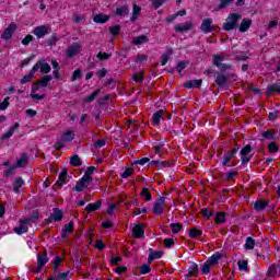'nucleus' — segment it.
<instances>
[{
	"label": "nucleus",
	"mask_w": 280,
	"mask_h": 280,
	"mask_svg": "<svg viewBox=\"0 0 280 280\" xmlns=\"http://www.w3.org/2000/svg\"><path fill=\"white\" fill-rule=\"evenodd\" d=\"M240 19H242V15L240 13H231L226 18V22L223 23V30L225 32H231L232 30L237 28V21H240Z\"/></svg>",
	"instance_id": "obj_1"
},
{
	"label": "nucleus",
	"mask_w": 280,
	"mask_h": 280,
	"mask_svg": "<svg viewBox=\"0 0 280 280\" xmlns=\"http://www.w3.org/2000/svg\"><path fill=\"white\" fill-rule=\"evenodd\" d=\"M233 75L234 74L231 73L218 72L214 82L220 89H229V80H231Z\"/></svg>",
	"instance_id": "obj_2"
},
{
	"label": "nucleus",
	"mask_w": 280,
	"mask_h": 280,
	"mask_svg": "<svg viewBox=\"0 0 280 280\" xmlns=\"http://www.w3.org/2000/svg\"><path fill=\"white\" fill-rule=\"evenodd\" d=\"M163 205H165V197L159 196L152 208V211L155 215H163Z\"/></svg>",
	"instance_id": "obj_3"
},
{
	"label": "nucleus",
	"mask_w": 280,
	"mask_h": 280,
	"mask_svg": "<svg viewBox=\"0 0 280 280\" xmlns=\"http://www.w3.org/2000/svg\"><path fill=\"white\" fill-rule=\"evenodd\" d=\"M250 152H253V147H250V144L245 145L241 150V163H242V165H246V163H250V156H248V154H250Z\"/></svg>",
	"instance_id": "obj_4"
},
{
	"label": "nucleus",
	"mask_w": 280,
	"mask_h": 280,
	"mask_svg": "<svg viewBox=\"0 0 280 280\" xmlns=\"http://www.w3.org/2000/svg\"><path fill=\"white\" fill-rule=\"evenodd\" d=\"M213 19L207 18L202 21L200 30L203 32V34H211L215 30V27L212 26Z\"/></svg>",
	"instance_id": "obj_5"
},
{
	"label": "nucleus",
	"mask_w": 280,
	"mask_h": 280,
	"mask_svg": "<svg viewBox=\"0 0 280 280\" xmlns=\"http://www.w3.org/2000/svg\"><path fill=\"white\" fill-rule=\"evenodd\" d=\"M132 237H136L137 240H142V237H145V230L143 229V224L138 223L136 224L132 230Z\"/></svg>",
	"instance_id": "obj_6"
},
{
	"label": "nucleus",
	"mask_w": 280,
	"mask_h": 280,
	"mask_svg": "<svg viewBox=\"0 0 280 280\" xmlns=\"http://www.w3.org/2000/svg\"><path fill=\"white\" fill-rule=\"evenodd\" d=\"M62 210L54 208L52 213H50L46 222L47 224H50V222H62Z\"/></svg>",
	"instance_id": "obj_7"
},
{
	"label": "nucleus",
	"mask_w": 280,
	"mask_h": 280,
	"mask_svg": "<svg viewBox=\"0 0 280 280\" xmlns=\"http://www.w3.org/2000/svg\"><path fill=\"white\" fill-rule=\"evenodd\" d=\"M14 32H16V23H11L1 34L2 40H10Z\"/></svg>",
	"instance_id": "obj_8"
},
{
	"label": "nucleus",
	"mask_w": 280,
	"mask_h": 280,
	"mask_svg": "<svg viewBox=\"0 0 280 280\" xmlns=\"http://www.w3.org/2000/svg\"><path fill=\"white\" fill-rule=\"evenodd\" d=\"M82 51V45L79 43H73L67 50L66 56L68 58H73V56H78Z\"/></svg>",
	"instance_id": "obj_9"
},
{
	"label": "nucleus",
	"mask_w": 280,
	"mask_h": 280,
	"mask_svg": "<svg viewBox=\"0 0 280 280\" xmlns=\"http://www.w3.org/2000/svg\"><path fill=\"white\" fill-rule=\"evenodd\" d=\"M174 30L177 32V34H183V32H190V30H194V22L188 21L184 24H176Z\"/></svg>",
	"instance_id": "obj_10"
},
{
	"label": "nucleus",
	"mask_w": 280,
	"mask_h": 280,
	"mask_svg": "<svg viewBox=\"0 0 280 280\" xmlns=\"http://www.w3.org/2000/svg\"><path fill=\"white\" fill-rule=\"evenodd\" d=\"M49 261V258L47 257V250L44 252V255H37V269L36 272H42L43 267Z\"/></svg>",
	"instance_id": "obj_11"
},
{
	"label": "nucleus",
	"mask_w": 280,
	"mask_h": 280,
	"mask_svg": "<svg viewBox=\"0 0 280 280\" xmlns=\"http://www.w3.org/2000/svg\"><path fill=\"white\" fill-rule=\"evenodd\" d=\"M89 185H91L90 179H86L85 177H83L82 179L77 182V185H75V187L72 188V190L73 191H84L85 187H89Z\"/></svg>",
	"instance_id": "obj_12"
},
{
	"label": "nucleus",
	"mask_w": 280,
	"mask_h": 280,
	"mask_svg": "<svg viewBox=\"0 0 280 280\" xmlns=\"http://www.w3.org/2000/svg\"><path fill=\"white\" fill-rule=\"evenodd\" d=\"M34 67H37V71H38V69H40L42 73H49L51 71V66H49V63L45 62V59L38 60V62L36 65H34Z\"/></svg>",
	"instance_id": "obj_13"
},
{
	"label": "nucleus",
	"mask_w": 280,
	"mask_h": 280,
	"mask_svg": "<svg viewBox=\"0 0 280 280\" xmlns=\"http://www.w3.org/2000/svg\"><path fill=\"white\" fill-rule=\"evenodd\" d=\"M69 176V171H67V168H63L61 171V173L59 174V178L57 180V183L55 184L56 187H62V185H67V178Z\"/></svg>",
	"instance_id": "obj_14"
},
{
	"label": "nucleus",
	"mask_w": 280,
	"mask_h": 280,
	"mask_svg": "<svg viewBox=\"0 0 280 280\" xmlns=\"http://www.w3.org/2000/svg\"><path fill=\"white\" fill-rule=\"evenodd\" d=\"M224 257V253L222 252H215L210 258H208V262L212 266H218L220 264V259Z\"/></svg>",
	"instance_id": "obj_15"
},
{
	"label": "nucleus",
	"mask_w": 280,
	"mask_h": 280,
	"mask_svg": "<svg viewBox=\"0 0 280 280\" xmlns=\"http://www.w3.org/2000/svg\"><path fill=\"white\" fill-rule=\"evenodd\" d=\"M260 141H264V139H267L269 141H276V139H279V136H276L275 130H267L264 132H260Z\"/></svg>",
	"instance_id": "obj_16"
},
{
	"label": "nucleus",
	"mask_w": 280,
	"mask_h": 280,
	"mask_svg": "<svg viewBox=\"0 0 280 280\" xmlns=\"http://www.w3.org/2000/svg\"><path fill=\"white\" fill-rule=\"evenodd\" d=\"M69 233H73V221H70L68 224L63 225L61 230V238L67 240Z\"/></svg>",
	"instance_id": "obj_17"
},
{
	"label": "nucleus",
	"mask_w": 280,
	"mask_h": 280,
	"mask_svg": "<svg viewBox=\"0 0 280 280\" xmlns=\"http://www.w3.org/2000/svg\"><path fill=\"white\" fill-rule=\"evenodd\" d=\"M202 86V80H189L184 83L185 89H200Z\"/></svg>",
	"instance_id": "obj_18"
},
{
	"label": "nucleus",
	"mask_w": 280,
	"mask_h": 280,
	"mask_svg": "<svg viewBox=\"0 0 280 280\" xmlns=\"http://www.w3.org/2000/svg\"><path fill=\"white\" fill-rule=\"evenodd\" d=\"M27 223L25 220L20 221V226L14 228L13 231L16 235H23V233H27Z\"/></svg>",
	"instance_id": "obj_19"
},
{
	"label": "nucleus",
	"mask_w": 280,
	"mask_h": 280,
	"mask_svg": "<svg viewBox=\"0 0 280 280\" xmlns=\"http://www.w3.org/2000/svg\"><path fill=\"white\" fill-rule=\"evenodd\" d=\"M270 205V200L262 201L261 199H258L254 203L255 211H264L266 207Z\"/></svg>",
	"instance_id": "obj_20"
},
{
	"label": "nucleus",
	"mask_w": 280,
	"mask_h": 280,
	"mask_svg": "<svg viewBox=\"0 0 280 280\" xmlns=\"http://www.w3.org/2000/svg\"><path fill=\"white\" fill-rule=\"evenodd\" d=\"M250 25H253V20L250 19H243L241 22V25L238 26L240 32H248L250 28Z\"/></svg>",
	"instance_id": "obj_21"
},
{
	"label": "nucleus",
	"mask_w": 280,
	"mask_h": 280,
	"mask_svg": "<svg viewBox=\"0 0 280 280\" xmlns=\"http://www.w3.org/2000/svg\"><path fill=\"white\" fill-rule=\"evenodd\" d=\"M25 185V180H23V177H18L13 182V191L14 194H21L22 186Z\"/></svg>",
	"instance_id": "obj_22"
},
{
	"label": "nucleus",
	"mask_w": 280,
	"mask_h": 280,
	"mask_svg": "<svg viewBox=\"0 0 280 280\" xmlns=\"http://www.w3.org/2000/svg\"><path fill=\"white\" fill-rule=\"evenodd\" d=\"M19 128H21V125L19 122H15L14 126H12L3 136H2V140L5 141L8 139H10V137H12V135H14V132L16 130H19Z\"/></svg>",
	"instance_id": "obj_23"
},
{
	"label": "nucleus",
	"mask_w": 280,
	"mask_h": 280,
	"mask_svg": "<svg viewBox=\"0 0 280 280\" xmlns=\"http://www.w3.org/2000/svg\"><path fill=\"white\" fill-rule=\"evenodd\" d=\"M101 208H102V201H96L94 203H89L85 207V211L88 213H93L94 211H100Z\"/></svg>",
	"instance_id": "obj_24"
},
{
	"label": "nucleus",
	"mask_w": 280,
	"mask_h": 280,
	"mask_svg": "<svg viewBox=\"0 0 280 280\" xmlns=\"http://www.w3.org/2000/svg\"><path fill=\"white\" fill-rule=\"evenodd\" d=\"M36 71H38V66H34L32 68V70L30 71V73L24 75L21 79V84H27V82H30V80H32V78H34V73H36Z\"/></svg>",
	"instance_id": "obj_25"
},
{
	"label": "nucleus",
	"mask_w": 280,
	"mask_h": 280,
	"mask_svg": "<svg viewBox=\"0 0 280 280\" xmlns=\"http://www.w3.org/2000/svg\"><path fill=\"white\" fill-rule=\"evenodd\" d=\"M33 34H35L37 38H43V36H46V34H49V32L47 31V26H37L33 31Z\"/></svg>",
	"instance_id": "obj_26"
},
{
	"label": "nucleus",
	"mask_w": 280,
	"mask_h": 280,
	"mask_svg": "<svg viewBox=\"0 0 280 280\" xmlns=\"http://www.w3.org/2000/svg\"><path fill=\"white\" fill-rule=\"evenodd\" d=\"M109 20H110V16L104 13H100L93 16L94 23H108Z\"/></svg>",
	"instance_id": "obj_27"
},
{
	"label": "nucleus",
	"mask_w": 280,
	"mask_h": 280,
	"mask_svg": "<svg viewBox=\"0 0 280 280\" xmlns=\"http://www.w3.org/2000/svg\"><path fill=\"white\" fill-rule=\"evenodd\" d=\"M27 161H30V158L27 156V153H22L20 155V159H18L15 166L25 167V165H27Z\"/></svg>",
	"instance_id": "obj_28"
},
{
	"label": "nucleus",
	"mask_w": 280,
	"mask_h": 280,
	"mask_svg": "<svg viewBox=\"0 0 280 280\" xmlns=\"http://www.w3.org/2000/svg\"><path fill=\"white\" fill-rule=\"evenodd\" d=\"M61 139L65 143H70V141H73V139H75V133H73V131L71 130H68L61 136Z\"/></svg>",
	"instance_id": "obj_29"
},
{
	"label": "nucleus",
	"mask_w": 280,
	"mask_h": 280,
	"mask_svg": "<svg viewBox=\"0 0 280 280\" xmlns=\"http://www.w3.org/2000/svg\"><path fill=\"white\" fill-rule=\"evenodd\" d=\"M172 54H174V50L172 48H170L162 55V57H161L162 58V60H161L162 67H165V65H167V62H170V56H172Z\"/></svg>",
	"instance_id": "obj_30"
},
{
	"label": "nucleus",
	"mask_w": 280,
	"mask_h": 280,
	"mask_svg": "<svg viewBox=\"0 0 280 280\" xmlns=\"http://www.w3.org/2000/svg\"><path fill=\"white\" fill-rule=\"evenodd\" d=\"M133 45H143L145 43H150V38L145 35H140L138 37H135L132 40Z\"/></svg>",
	"instance_id": "obj_31"
},
{
	"label": "nucleus",
	"mask_w": 280,
	"mask_h": 280,
	"mask_svg": "<svg viewBox=\"0 0 280 280\" xmlns=\"http://www.w3.org/2000/svg\"><path fill=\"white\" fill-rule=\"evenodd\" d=\"M70 165H72L73 167H80L82 165V159H80V155H72L70 158Z\"/></svg>",
	"instance_id": "obj_32"
},
{
	"label": "nucleus",
	"mask_w": 280,
	"mask_h": 280,
	"mask_svg": "<svg viewBox=\"0 0 280 280\" xmlns=\"http://www.w3.org/2000/svg\"><path fill=\"white\" fill-rule=\"evenodd\" d=\"M153 124L154 126H159L161 124V119H163V109H160L153 114Z\"/></svg>",
	"instance_id": "obj_33"
},
{
	"label": "nucleus",
	"mask_w": 280,
	"mask_h": 280,
	"mask_svg": "<svg viewBox=\"0 0 280 280\" xmlns=\"http://www.w3.org/2000/svg\"><path fill=\"white\" fill-rule=\"evenodd\" d=\"M130 9L128 7H118L116 9V16H128Z\"/></svg>",
	"instance_id": "obj_34"
},
{
	"label": "nucleus",
	"mask_w": 280,
	"mask_h": 280,
	"mask_svg": "<svg viewBox=\"0 0 280 280\" xmlns=\"http://www.w3.org/2000/svg\"><path fill=\"white\" fill-rule=\"evenodd\" d=\"M50 80H54V77L45 75V77L42 78V80L39 82L36 83V85L42 86L43 89H45V86H47L49 84Z\"/></svg>",
	"instance_id": "obj_35"
},
{
	"label": "nucleus",
	"mask_w": 280,
	"mask_h": 280,
	"mask_svg": "<svg viewBox=\"0 0 280 280\" xmlns=\"http://www.w3.org/2000/svg\"><path fill=\"white\" fill-rule=\"evenodd\" d=\"M214 222L215 224H224V222H226V214L224 212H218Z\"/></svg>",
	"instance_id": "obj_36"
},
{
	"label": "nucleus",
	"mask_w": 280,
	"mask_h": 280,
	"mask_svg": "<svg viewBox=\"0 0 280 280\" xmlns=\"http://www.w3.org/2000/svg\"><path fill=\"white\" fill-rule=\"evenodd\" d=\"M280 93V85L275 83L267 86V95H272V93Z\"/></svg>",
	"instance_id": "obj_37"
},
{
	"label": "nucleus",
	"mask_w": 280,
	"mask_h": 280,
	"mask_svg": "<svg viewBox=\"0 0 280 280\" xmlns=\"http://www.w3.org/2000/svg\"><path fill=\"white\" fill-rule=\"evenodd\" d=\"M245 250H253L255 248V238L248 236L244 246Z\"/></svg>",
	"instance_id": "obj_38"
},
{
	"label": "nucleus",
	"mask_w": 280,
	"mask_h": 280,
	"mask_svg": "<svg viewBox=\"0 0 280 280\" xmlns=\"http://www.w3.org/2000/svg\"><path fill=\"white\" fill-rule=\"evenodd\" d=\"M94 173H95V166H89L85 171V174L83 175V178H86L88 180H90L92 183L93 177H91V176Z\"/></svg>",
	"instance_id": "obj_39"
},
{
	"label": "nucleus",
	"mask_w": 280,
	"mask_h": 280,
	"mask_svg": "<svg viewBox=\"0 0 280 280\" xmlns=\"http://www.w3.org/2000/svg\"><path fill=\"white\" fill-rule=\"evenodd\" d=\"M164 255L163 250H158L149 255V264L154 261V259H161Z\"/></svg>",
	"instance_id": "obj_40"
},
{
	"label": "nucleus",
	"mask_w": 280,
	"mask_h": 280,
	"mask_svg": "<svg viewBox=\"0 0 280 280\" xmlns=\"http://www.w3.org/2000/svg\"><path fill=\"white\" fill-rule=\"evenodd\" d=\"M149 165H156V167H170V162L153 160L149 162Z\"/></svg>",
	"instance_id": "obj_41"
},
{
	"label": "nucleus",
	"mask_w": 280,
	"mask_h": 280,
	"mask_svg": "<svg viewBox=\"0 0 280 280\" xmlns=\"http://www.w3.org/2000/svg\"><path fill=\"white\" fill-rule=\"evenodd\" d=\"M141 12V7L133 4L132 7V15L130 18V21H137V18L139 16V13Z\"/></svg>",
	"instance_id": "obj_42"
},
{
	"label": "nucleus",
	"mask_w": 280,
	"mask_h": 280,
	"mask_svg": "<svg viewBox=\"0 0 280 280\" xmlns=\"http://www.w3.org/2000/svg\"><path fill=\"white\" fill-rule=\"evenodd\" d=\"M170 228L172 229V233H180L183 231V224L182 223H171Z\"/></svg>",
	"instance_id": "obj_43"
},
{
	"label": "nucleus",
	"mask_w": 280,
	"mask_h": 280,
	"mask_svg": "<svg viewBox=\"0 0 280 280\" xmlns=\"http://www.w3.org/2000/svg\"><path fill=\"white\" fill-rule=\"evenodd\" d=\"M140 196L147 200V202H150L152 200V195L150 194V189L142 188V191L140 192Z\"/></svg>",
	"instance_id": "obj_44"
},
{
	"label": "nucleus",
	"mask_w": 280,
	"mask_h": 280,
	"mask_svg": "<svg viewBox=\"0 0 280 280\" xmlns=\"http://www.w3.org/2000/svg\"><path fill=\"white\" fill-rule=\"evenodd\" d=\"M188 270L195 275L196 277H198V273L200 272V267H198V264L196 262H191Z\"/></svg>",
	"instance_id": "obj_45"
},
{
	"label": "nucleus",
	"mask_w": 280,
	"mask_h": 280,
	"mask_svg": "<svg viewBox=\"0 0 280 280\" xmlns=\"http://www.w3.org/2000/svg\"><path fill=\"white\" fill-rule=\"evenodd\" d=\"M211 264L206 260L203 265H201V272L202 275H209V272H211Z\"/></svg>",
	"instance_id": "obj_46"
},
{
	"label": "nucleus",
	"mask_w": 280,
	"mask_h": 280,
	"mask_svg": "<svg viewBox=\"0 0 280 280\" xmlns=\"http://www.w3.org/2000/svg\"><path fill=\"white\" fill-rule=\"evenodd\" d=\"M224 56L223 55H214L213 56V65L214 67H220V63L224 62Z\"/></svg>",
	"instance_id": "obj_47"
},
{
	"label": "nucleus",
	"mask_w": 280,
	"mask_h": 280,
	"mask_svg": "<svg viewBox=\"0 0 280 280\" xmlns=\"http://www.w3.org/2000/svg\"><path fill=\"white\" fill-rule=\"evenodd\" d=\"M101 92H102L101 90H95L90 96L84 98V102H86V103L94 102L95 98L97 97V95H100Z\"/></svg>",
	"instance_id": "obj_48"
},
{
	"label": "nucleus",
	"mask_w": 280,
	"mask_h": 280,
	"mask_svg": "<svg viewBox=\"0 0 280 280\" xmlns=\"http://www.w3.org/2000/svg\"><path fill=\"white\" fill-rule=\"evenodd\" d=\"M238 269L248 272V260H238Z\"/></svg>",
	"instance_id": "obj_49"
},
{
	"label": "nucleus",
	"mask_w": 280,
	"mask_h": 280,
	"mask_svg": "<svg viewBox=\"0 0 280 280\" xmlns=\"http://www.w3.org/2000/svg\"><path fill=\"white\" fill-rule=\"evenodd\" d=\"M188 66H189V61H179L177 63L176 69L178 71V73H180L182 71H185V69H187Z\"/></svg>",
	"instance_id": "obj_50"
},
{
	"label": "nucleus",
	"mask_w": 280,
	"mask_h": 280,
	"mask_svg": "<svg viewBox=\"0 0 280 280\" xmlns=\"http://www.w3.org/2000/svg\"><path fill=\"white\" fill-rule=\"evenodd\" d=\"M218 67V69H220V73H226V70H229V69H233V65H231V63H229V65H226V63H220V66H217Z\"/></svg>",
	"instance_id": "obj_51"
},
{
	"label": "nucleus",
	"mask_w": 280,
	"mask_h": 280,
	"mask_svg": "<svg viewBox=\"0 0 280 280\" xmlns=\"http://www.w3.org/2000/svg\"><path fill=\"white\" fill-rule=\"evenodd\" d=\"M60 261H62V258L60 256H56L52 264H54V272H58V269L60 268Z\"/></svg>",
	"instance_id": "obj_52"
},
{
	"label": "nucleus",
	"mask_w": 280,
	"mask_h": 280,
	"mask_svg": "<svg viewBox=\"0 0 280 280\" xmlns=\"http://www.w3.org/2000/svg\"><path fill=\"white\" fill-rule=\"evenodd\" d=\"M277 272H279L277 269V265L273 264L268 269V277H277Z\"/></svg>",
	"instance_id": "obj_53"
},
{
	"label": "nucleus",
	"mask_w": 280,
	"mask_h": 280,
	"mask_svg": "<svg viewBox=\"0 0 280 280\" xmlns=\"http://www.w3.org/2000/svg\"><path fill=\"white\" fill-rule=\"evenodd\" d=\"M119 32H121V26L119 25H114L109 27V34H112L113 36H117Z\"/></svg>",
	"instance_id": "obj_54"
},
{
	"label": "nucleus",
	"mask_w": 280,
	"mask_h": 280,
	"mask_svg": "<svg viewBox=\"0 0 280 280\" xmlns=\"http://www.w3.org/2000/svg\"><path fill=\"white\" fill-rule=\"evenodd\" d=\"M231 159H233L231 155V152H228L223 155V161H222L223 167H226V165H229V163L231 162Z\"/></svg>",
	"instance_id": "obj_55"
},
{
	"label": "nucleus",
	"mask_w": 280,
	"mask_h": 280,
	"mask_svg": "<svg viewBox=\"0 0 280 280\" xmlns=\"http://www.w3.org/2000/svg\"><path fill=\"white\" fill-rule=\"evenodd\" d=\"M235 0H221L219 4V10H224V8H229L231 3H233Z\"/></svg>",
	"instance_id": "obj_56"
},
{
	"label": "nucleus",
	"mask_w": 280,
	"mask_h": 280,
	"mask_svg": "<svg viewBox=\"0 0 280 280\" xmlns=\"http://www.w3.org/2000/svg\"><path fill=\"white\" fill-rule=\"evenodd\" d=\"M81 78H82V70L77 69V70H74L73 73H72L71 81H72V82H75V80H80Z\"/></svg>",
	"instance_id": "obj_57"
},
{
	"label": "nucleus",
	"mask_w": 280,
	"mask_h": 280,
	"mask_svg": "<svg viewBox=\"0 0 280 280\" xmlns=\"http://www.w3.org/2000/svg\"><path fill=\"white\" fill-rule=\"evenodd\" d=\"M152 272V267L150 265H142L140 268V275H148Z\"/></svg>",
	"instance_id": "obj_58"
},
{
	"label": "nucleus",
	"mask_w": 280,
	"mask_h": 280,
	"mask_svg": "<svg viewBox=\"0 0 280 280\" xmlns=\"http://www.w3.org/2000/svg\"><path fill=\"white\" fill-rule=\"evenodd\" d=\"M54 278L55 280H69V271L60 272Z\"/></svg>",
	"instance_id": "obj_59"
},
{
	"label": "nucleus",
	"mask_w": 280,
	"mask_h": 280,
	"mask_svg": "<svg viewBox=\"0 0 280 280\" xmlns=\"http://www.w3.org/2000/svg\"><path fill=\"white\" fill-rule=\"evenodd\" d=\"M110 56H113V54L100 51V52L96 55V58H98V60H108V58H110Z\"/></svg>",
	"instance_id": "obj_60"
},
{
	"label": "nucleus",
	"mask_w": 280,
	"mask_h": 280,
	"mask_svg": "<svg viewBox=\"0 0 280 280\" xmlns=\"http://www.w3.org/2000/svg\"><path fill=\"white\" fill-rule=\"evenodd\" d=\"M132 172H135V168H126L125 172L121 173V178H129V176H132Z\"/></svg>",
	"instance_id": "obj_61"
},
{
	"label": "nucleus",
	"mask_w": 280,
	"mask_h": 280,
	"mask_svg": "<svg viewBox=\"0 0 280 280\" xmlns=\"http://www.w3.org/2000/svg\"><path fill=\"white\" fill-rule=\"evenodd\" d=\"M163 3H167V0H152V5L155 10H159Z\"/></svg>",
	"instance_id": "obj_62"
},
{
	"label": "nucleus",
	"mask_w": 280,
	"mask_h": 280,
	"mask_svg": "<svg viewBox=\"0 0 280 280\" xmlns=\"http://www.w3.org/2000/svg\"><path fill=\"white\" fill-rule=\"evenodd\" d=\"M10 106V97H5L2 103H0V110H5Z\"/></svg>",
	"instance_id": "obj_63"
},
{
	"label": "nucleus",
	"mask_w": 280,
	"mask_h": 280,
	"mask_svg": "<svg viewBox=\"0 0 280 280\" xmlns=\"http://www.w3.org/2000/svg\"><path fill=\"white\" fill-rule=\"evenodd\" d=\"M269 151L275 154L277 152H279V147L275 143V142H270L268 144Z\"/></svg>",
	"instance_id": "obj_64"
}]
</instances>
